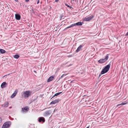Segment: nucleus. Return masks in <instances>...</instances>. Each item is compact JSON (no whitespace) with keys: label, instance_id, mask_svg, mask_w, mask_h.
<instances>
[{"label":"nucleus","instance_id":"nucleus-26","mask_svg":"<svg viewBox=\"0 0 128 128\" xmlns=\"http://www.w3.org/2000/svg\"><path fill=\"white\" fill-rule=\"evenodd\" d=\"M39 2H40V1H39V0H38V1H37V4H38V3H39Z\"/></svg>","mask_w":128,"mask_h":128},{"label":"nucleus","instance_id":"nucleus-19","mask_svg":"<svg viewBox=\"0 0 128 128\" xmlns=\"http://www.w3.org/2000/svg\"><path fill=\"white\" fill-rule=\"evenodd\" d=\"M8 102H5V103L4 105V106L5 107H7L8 106Z\"/></svg>","mask_w":128,"mask_h":128},{"label":"nucleus","instance_id":"nucleus-13","mask_svg":"<svg viewBox=\"0 0 128 128\" xmlns=\"http://www.w3.org/2000/svg\"><path fill=\"white\" fill-rule=\"evenodd\" d=\"M7 84L6 82H4L1 84V87L2 88H4L6 87V85Z\"/></svg>","mask_w":128,"mask_h":128},{"label":"nucleus","instance_id":"nucleus-21","mask_svg":"<svg viewBox=\"0 0 128 128\" xmlns=\"http://www.w3.org/2000/svg\"><path fill=\"white\" fill-rule=\"evenodd\" d=\"M14 57L15 58L18 59L19 58L20 56L18 55H15L14 56Z\"/></svg>","mask_w":128,"mask_h":128},{"label":"nucleus","instance_id":"nucleus-36","mask_svg":"<svg viewBox=\"0 0 128 128\" xmlns=\"http://www.w3.org/2000/svg\"><path fill=\"white\" fill-rule=\"evenodd\" d=\"M88 128H89V126L88 127Z\"/></svg>","mask_w":128,"mask_h":128},{"label":"nucleus","instance_id":"nucleus-14","mask_svg":"<svg viewBox=\"0 0 128 128\" xmlns=\"http://www.w3.org/2000/svg\"><path fill=\"white\" fill-rule=\"evenodd\" d=\"M83 46L82 45H80V46L76 50V52H78L79 51H80L82 48V47Z\"/></svg>","mask_w":128,"mask_h":128},{"label":"nucleus","instance_id":"nucleus-34","mask_svg":"<svg viewBox=\"0 0 128 128\" xmlns=\"http://www.w3.org/2000/svg\"><path fill=\"white\" fill-rule=\"evenodd\" d=\"M86 128H88V127H87Z\"/></svg>","mask_w":128,"mask_h":128},{"label":"nucleus","instance_id":"nucleus-28","mask_svg":"<svg viewBox=\"0 0 128 128\" xmlns=\"http://www.w3.org/2000/svg\"><path fill=\"white\" fill-rule=\"evenodd\" d=\"M128 35V32L126 34V36Z\"/></svg>","mask_w":128,"mask_h":128},{"label":"nucleus","instance_id":"nucleus-17","mask_svg":"<svg viewBox=\"0 0 128 128\" xmlns=\"http://www.w3.org/2000/svg\"><path fill=\"white\" fill-rule=\"evenodd\" d=\"M75 26L74 24H72L70 26H69L68 27L66 28L65 29V30L66 29L70 28H72V27L73 26Z\"/></svg>","mask_w":128,"mask_h":128},{"label":"nucleus","instance_id":"nucleus-12","mask_svg":"<svg viewBox=\"0 0 128 128\" xmlns=\"http://www.w3.org/2000/svg\"><path fill=\"white\" fill-rule=\"evenodd\" d=\"M83 23V22H79L75 24H74L75 26L76 25L77 26H81L82 25Z\"/></svg>","mask_w":128,"mask_h":128},{"label":"nucleus","instance_id":"nucleus-20","mask_svg":"<svg viewBox=\"0 0 128 128\" xmlns=\"http://www.w3.org/2000/svg\"><path fill=\"white\" fill-rule=\"evenodd\" d=\"M93 18L94 16L93 15H91L90 16H89L88 17V21L91 20Z\"/></svg>","mask_w":128,"mask_h":128},{"label":"nucleus","instance_id":"nucleus-22","mask_svg":"<svg viewBox=\"0 0 128 128\" xmlns=\"http://www.w3.org/2000/svg\"><path fill=\"white\" fill-rule=\"evenodd\" d=\"M126 104V103L122 102V103H121L120 104H118L117 106V107H118V106H120L121 105H125Z\"/></svg>","mask_w":128,"mask_h":128},{"label":"nucleus","instance_id":"nucleus-8","mask_svg":"<svg viewBox=\"0 0 128 128\" xmlns=\"http://www.w3.org/2000/svg\"><path fill=\"white\" fill-rule=\"evenodd\" d=\"M38 121L39 122H44L45 121V119L43 117H40L38 118Z\"/></svg>","mask_w":128,"mask_h":128},{"label":"nucleus","instance_id":"nucleus-11","mask_svg":"<svg viewBox=\"0 0 128 128\" xmlns=\"http://www.w3.org/2000/svg\"><path fill=\"white\" fill-rule=\"evenodd\" d=\"M54 78L53 76H51L48 79L47 82H49L52 80H54Z\"/></svg>","mask_w":128,"mask_h":128},{"label":"nucleus","instance_id":"nucleus-2","mask_svg":"<svg viewBox=\"0 0 128 128\" xmlns=\"http://www.w3.org/2000/svg\"><path fill=\"white\" fill-rule=\"evenodd\" d=\"M32 92L30 90L23 92L21 93L22 96L24 98H28L31 95Z\"/></svg>","mask_w":128,"mask_h":128},{"label":"nucleus","instance_id":"nucleus-23","mask_svg":"<svg viewBox=\"0 0 128 128\" xmlns=\"http://www.w3.org/2000/svg\"><path fill=\"white\" fill-rule=\"evenodd\" d=\"M68 74H63L61 77L60 78H62L63 77H64V76H65Z\"/></svg>","mask_w":128,"mask_h":128},{"label":"nucleus","instance_id":"nucleus-35","mask_svg":"<svg viewBox=\"0 0 128 128\" xmlns=\"http://www.w3.org/2000/svg\"><path fill=\"white\" fill-rule=\"evenodd\" d=\"M120 106L119 107V108H120Z\"/></svg>","mask_w":128,"mask_h":128},{"label":"nucleus","instance_id":"nucleus-6","mask_svg":"<svg viewBox=\"0 0 128 128\" xmlns=\"http://www.w3.org/2000/svg\"><path fill=\"white\" fill-rule=\"evenodd\" d=\"M29 108L28 106H26L24 108H22V109L21 112L23 113L26 112L29 110Z\"/></svg>","mask_w":128,"mask_h":128},{"label":"nucleus","instance_id":"nucleus-33","mask_svg":"<svg viewBox=\"0 0 128 128\" xmlns=\"http://www.w3.org/2000/svg\"><path fill=\"white\" fill-rule=\"evenodd\" d=\"M90 106H88V107H90Z\"/></svg>","mask_w":128,"mask_h":128},{"label":"nucleus","instance_id":"nucleus-18","mask_svg":"<svg viewBox=\"0 0 128 128\" xmlns=\"http://www.w3.org/2000/svg\"><path fill=\"white\" fill-rule=\"evenodd\" d=\"M83 23L84 22V21H88V16H86L84 18L83 20Z\"/></svg>","mask_w":128,"mask_h":128},{"label":"nucleus","instance_id":"nucleus-24","mask_svg":"<svg viewBox=\"0 0 128 128\" xmlns=\"http://www.w3.org/2000/svg\"><path fill=\"white\" fill-rule=\"evenodd\" d=\"M66 4V6H67L68 7L70 8H72V7L70 6H69L67 4Z\"/></svg>","mask_w":128,"mask_h":128},{"label":"nucleus","instance_id":"nucleus-7","mask_svg":"<svg viewBox=\"0 0 128 128\" xmlns=\"http://www.w3.org/2000/svg\"><path fill=\"white\" fill-rule=\"evenodd\" d=\"M60 100L59 99H57L52 101L50 103V104H54L56 103H58L60 101Z\"/></svg>","mask_w":128,"mask_h":128},{"label":"nucleus","instance_id":"nucleus-32","mask_svg":"<svg viewBox=\"0 0 128 128\" xmlns=\"http://www.w3.org/2000/svg\"><path fill=\"white\" fill-rule=\"evenodd\" d=\"M55 110H54V112H55Z\"/></svg>","mask_w":128,"mask_h":128},{"label":"nucleus","instance_id":"nucleus-9","mask_svg":"<svg viewBox=\"0 0 128 128\" xmlns=\"http://www.w3.org/2000/svg\"><path fill=\"white\" fill-rule=\"evenodd\" d=\"M15 18L16 20H19L21 18V16L19 14H15Z\"/></svg>","mask_w":128,"mask_h":128},{"label":"nucleus","instance_id":"nucleus-1","mask_svg":"<svg viewBox=\"0 0 128 128\" xmlns=\"http://www.w3.org/2000/svg\"><path fill=\"white\" fill-rule=\"evenodd\" d=\"M110 66V63L108 65L104 67V68L102 69L101 73L100 74L99 77H100L102 74H104L108 72L109 70Z\"/></svg>","mask_w":128,"mask_h":128},{"label":"nucleus","instance_id":"nucleus-16","mask_svg":"<svg viewBox=\"0 0 128 128\" xmlns=\"http://www.w3.org/2000/svg\"><path fill=\"white\" fill-rule=\"evenodd\" d=\"M0 52L2 54H4L6 52V51L2 49H0Z\"/></svg>","mask_w":128,"mask_h":128},{"label":"nucleus","instance_id":"nucleus-3","mask_svg":"<svg viewBox=\"0 0 128 128\" xmlns=\"http://www.w3.org/2000/svg\"><path fill=\"white\" fill-rule=\"evenodd\" d=\"M108 58V54L106 55L104 58H102L99 60L98 62L99 63L102 64L105 62Z\"/></svg>","mask_w":128,"mask_h":128},{"label":"nucleus","instance_id":"nucleus-31","mask_svg":"<svg viewBox=\"0 0 128 128\" xmlns=\"http://www.w3.org/2000/svg\"><path fill=\"white\" fill-rule=\"evenodd\" d=\"M16 2H18V0H14Z\"/></svg>","mask_w":128,"mask_h":128},{"label":"nucleus","instance_id":"nucleus-10","mask_svg":"<svg viewBox=\"0 0 128 128\" xmlns=\"http://www.w3.org/2000/svg\"><path fill=\"white\" fill-rule=\"evenodd\" d=\"M18 90H16L14 91V92L11 96V97L12 98H14L16 95L17 93L18 92Z\"/></svg>","mask_w":128,"mask_h":128},{"label":"nucleus","instance_id":"nucleus-29","mask_svg":"<svg viewBox=\"0 0 128 128\" xmlns=\"http://www.w3.org/2000/svg\"><path fill=\"white\" fill-rule=\"evenodd\" d=\"M58 0H55V2H58Z\"/></svg>","mask_w":128,"mask_h":128},{"label":"nucleus","instance_id":"nucleus-5","mask_svg":"<svg viewBox=\"0 0 128 128\" xmlns=\"http://www.w3.org/2000/svg\"><path fill=\"white\" fill-rule=\"evenodd\" d=\"M52 110H49L45 112L43 114V116H47L50 115L52 113Z\"/></svg>","mask_w":128,"mask_h":128},{"label":"nucleus","instance_id":"nucleus-27","mask_svg":"<svg viewBox=\"0 0 128 128\" xmlns=\"http://www.w3.org/2000/svg\"><path fill=\"white\" fill-rule=\"evenodd\" d=\"M29 1V0H26L25 2H28Z\"/></svg>","mask_w":128,"mask_h":128},{"label":"nucleus","instance_id":"nucleus-4","mask_svg":"<svg viewBox=\"0 0 128 128\" xmlns=\"http://www.w3.org/2000/svg\"><path fill=\"white\" fill-rule=\"evenodd\" d=\"M11 124V122H7L3 124L2 128H8L10 126Z\"/></svg>","mask_w":128,"mask_h":128},{"label":"nucleus","instance_id":"nucleus-30","mask_svg":"<svg viewBox=\"0 0 128 128\" xmlns=\"http://www.w3.org/2000/svg\"><path fill=\"white\" fill-rule=\"evenodd\" d=\"M34 72L36 73V71L34 70Z\"/></svg>","mask_w":128,"mask_h":128},{"label":"nucleus","instance_id":"nucleus-25","mask_svg":"<svg viewBox=\"0 0 128 128\" xmlns=\"http://www.w3.org/2000/svg\"><path fill=\"white\" fill-rule=\"evenodd\" d=\"M2 121V119L0 117V122H1Z\"/></svg>","mask_w":128,"mask_h":128},{"label":"nucleus","instance_id":"nucleus-15","mask_svg":"<svg viewBox=\"0 0 128 128\" xmlns=\"http://www.w3.org/2000/svg\"><path fill=\"white\" fill-rule=\"evenodd\" d=\"M62 92H58V93H56V94H54L52 97L50 99V100H51L52 98H54V97L56 96H58L60 95V94H61L62 93Z\"/></svg>","mask_w":128,"mask_h":128}]
</instances>
